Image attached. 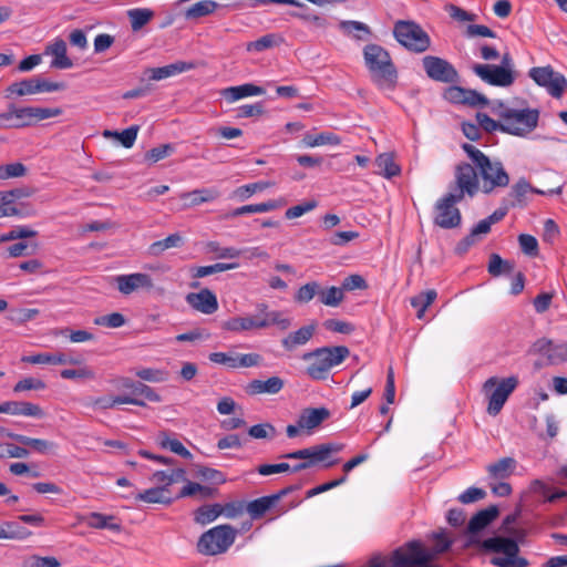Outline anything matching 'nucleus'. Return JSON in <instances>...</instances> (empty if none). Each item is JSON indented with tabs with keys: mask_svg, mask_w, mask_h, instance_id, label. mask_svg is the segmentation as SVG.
Segmentation results:
<instances>
[{
	"mask_svg": "<svg viewBox=\"0 0 567 567\" xmlns=\"http://www.w3.org/2000/svg\"><path fill=\"white\" fill-rule=\"evenodd\" d=\"M300 488V485H289L279 492L256 498L247 504V512L252 519L261 518L267 511L272 508L282 497Z\"/></svg>",
	"mask_w": 567,
	"mask_h": 567,
	"instance_id": "16",
	"label": "nucleus"
},
{
	"mask_svg": "<svg viewBox=\"0 0 567 567\" xmlns=\"http://www.w3.org/2000/svg\"><path fill=\"white\" fill-rule=\"evenodd\" d=\"M282 38L277 33H268L261 38L246 43L247 52H264L266 50L278 47L282 42Z\"/></svg>",
	"mask_w": 567,
	"mask_h": 567,
	"instance_id": "36",
	"label": "nucleus"
},
{
	"mask_svg": "<svg viewBox=\"0 0 567 567\" xmlns=\"http://www.w3.org/2000/svg\"><path fill=\"white\" fill-rule=\"evenodd\" d=\"M363 56L370 72L390 82L396 79L398 73L395 66L391 61L389 52L379 44H368L363 49Z\"/></svg>",
	"mask_w": 567,
	"mask_h": 567,
	"instance_id": "6",
	"label": "nucleus"
},
{
	"mask_svg": "<svg viewBox=\"0 0 567 567\" xmlns=\"http://www.w3.org/2000/svg\"><path fill=\"white\" fill-rule=\"evenodd\" d=\"M343 449L340 443H323L310 447L297 450L280 455V458L311 461L312 465L326 462L332 453H339Z\"/></svg>",
	"mask_w": 567,
	"mask_h": 567,
	"instance_id": "10",
	"label": "nucleus"
},
{
	"mask_svg": "<svg viewBox=\"0 0 567 567\" xmlns=\"http://www.w3.org/2000/svg\"><path fill=\"white\" fill-rule=\"evenodd\" d=\"M492 112L504 121V126L508 127L507 134L524 137L532 133L538 125V109H514L507 106L503 101L492 103Z\"/></svg>",
	"mask_w": 567,
	"mask_h": 567,
	"instance_id": "1",
	"label": "nucleus"
},
{
	"mask_svg": "<svg viewBox=\"0 0 567 567\" xmlns=\"http://www.w3.org/2000/svg\"><path fill=\"white\" fill-rule=\"evenodd\" d=\"M237 529L231 525L215 526L203 533L197 542V551L205 556L224 554L234 544Z\"/></svg>",
	"mask_w": 567,
	"mask_h": 567,
	"instance_id": "3",
	"label": "nucleus"
},
{
	"mask_svg": "<svg viewBox=\"0 0 567 567\" xmlns=\"http://www.w3.org/2000/svg\"><path fill=\"white\" fill-rule=\"evenodd\" d=\"M61 378L70 380V379H95V372L87 365H83L79 369H64L60 372Z\"/></svg>",
	"mask_w": 567,
	"mask_h": 567,
	"instance_id": "56",
	"label": "nucleus"
},
{
	"mask_svg": "<svg viewBox=\"0 0 567 567\" xmlns=\"http://www.w3.org/2000/svg\"><path fill=\"white\" fill-rule=\"evenodd\" d=\"M194 476L200 481L217 485L224 484L227 481L225 474L219 470L199 464L194 465Z\"/></svg>",
	"mask_w": 567,
	"mask_h": 567,
	"instance_id": "40",
	"label": "nucleus"
},
{
	"mask_svg": "<svg viewBox=\"0 0 567 567\" xmlns=\"http://www.w3.org/2000/svg\"><path fill=\"white\" fill-rule=\"evenodd\" d=\"M219 192L216 188H202L182 195V198L189 199V204L193 206L200 205L203 203L213 202L219 197Z\"/></svg>",
	"mask_w": 567,
	"mask_h": 567,
	"instance_id": "44",
	"label": "nucleus"
},
{
	"mask_svg": "<svg viewBox=\"0 0 567 567\" xmlns=\"http://www.w3.org/2000/svg\"><path fill=\"white\" fill-rule=\"evenodd\" d=\"M377 165L386 178L398 176L401 173L400 166L388 154L378 156Z\"/></svg>",
	"mask_w": 567,
	"mask_h": 567,
	"instance_id": "52",
	"label": "nucleus"
},
{
	"mask_svg": "<svg viewBox=\"0 0 567 567\" xmlns=\"http://www.w3.org/2000/svg\"><path fill=\"white\" fill-rule=\"evenodd\" d=\"M516 461L513 457H503L497 462L489 464L486 470L492 478H507L515 470Z\"/></svg>",
	"mask_w": 567,
	"mask_h": 567,
	"instance_id": "34",
	"label": "nucleus"
},
{
	"mask_svg": "<svg viewBox=\"0 0 567 567\" xmlns=\"http://www.w3.org/2000/svg\"><path fill=\"white\" fill-rule=\"evenodd\" d=\"M284 388V380L279 377H271L266 381L262 380H252L247 385V392L249 394H261L269 393L276 394L280 392Z\"/></svg>",
	"mask_w": 567,
	"mask_h": 567,
	"instance_id": "29",
	"label": "nucleus"
},
{
	"mask_svg": "<svg viewBox=\"0 0 567 567\" xmlns=\"http://www.w3.org/2000/svg\"><path fill=\"white\" fill-rule=\"evenodd\" d=\"M6 527L8 529L9 539L23 540L32 534L27 527L21 525L19 519L6 522Z\"/></svg>",
	"mask_w": 567,
	"mask_h": 567,
	"instance_id": "57",
	"label": "nucleus"
},
{
	"mask_svg": "<svg viewBox=\"0 0 567 567\" xmlns=\"http://www.w3.org/2000/svg\"><path fill=\"white\" fill-rule=\"evenodd\" d=\"M456 193H453L460 199L465 195L473 197L480 189L478 176L475 168L468 163H460L455 167Z\"/></svg>",
	"mask_w": 567,
	"mask_h": 567,
	"instance_id": "11",
	"label": "nucleus"
},
{
	"mask_svg": "<svg viewBox=\"0 0 567 567\" xmlns=\"http://www.w3.org/2000/svg\"><path fill=\"white\" fill-rule=\"evenodd\" d=\"M422 65L426 75L441 83H456L460 74L454 65L445 59L435 55H425Z\"/></svg>",
	"mask_w": 567,
	"mask_h": 567,
	"instance_id": "9",
	"label": "nucleus"
},
{
	"mask_svg": "<svg viewBox=\"0 0 567 567\" xmlns=\"http://www.w3.org/2000/svg\"><path fill=\"white\" fill-rule=\"evenodd\" d=\"M265 89L252 83L225 89L224 96L229 101H237L247 96L261 95Z\"/></svg>",
	"mask_w": 567,
	"mask_h": 567,
	"instance_id": "32",
	"label": "nucleus"
},
{
	"mask_svg": "<svg viewBox=\"0 0 567 567\" xmlns=\"http://www.w3.org/2000/svg\"><path fill=\"white\" fill-rule=\"evenodd\" d=\"M567 361V342L554 344L550 348L547 360L537 362L536 365L559 364Z\"/></svg>",
	"mask_w": 567,
	"mask_h": 567,
	"instance_id": "48",
	"label": "nucleus"
},
{
	"mask_svg": "<svg viewBox=\"0 0 567 567\" xmlns=\"http://www.w3.org/2000/svg\"><path fill=\"white\" fill-rule=\"evenodd\" d=\"M258 321H265V328L276 324L282 331H286L291 326V319L284 317L280 311L265 312L264 317L258 316Z\"/></svg>",
	"mask_w": 567,
	"mask_h": 567,
	"instance_id": "51",
	"label": "nucleus"
},
{
	"mask_svg": "<svg viewBox=\"0 0 567 567\" xmlns=\"http://www.w3.org/2000/svg\"><path fill=\"white\" fill-rule=\"evenodd\" d=\"M266 322L258 321V316L234 317L223 322L221 328L227 331H247L251 329H265Z\"/></svg>",
	"mask_w": 567,
	"mask_h": 567,
	"instance_id": "28",
	"label": "nucleus"
},
{
	"mask_svg": "<svg viewBox=\"0 0 567 567\" xmlns=\"http://www.w3.org/2000/svg\"><path fill=\"white\" fill-rule=\"evenodd\" d=\"M316 327V323H311L290 332L281 340V346L287 351H293L296 348L306 344L313 337Z\"/></svg>",
	"mask_w": 567,
	"mask_h": 567,
	"instance_id": "25",
	"label": "nucleus"
},
{
	"mask_svg": "<svg viewBox=\"0 0 567 567\" xmlns=\"http://www.w3.org/2000/svg\"><path fill=\"white\" fill-rule=\"evenodd\" d=\"M17 442L24 445L30 446L35 452L40 454H50L54 453L58 449L56 443L42 439H33L27 435L20 434V437H17Z\"/></svg>",
	"mask_w": 567,
	"mask_h": 567,
	"instance_id": "38",
	"label": "nucleus"
},
{
	"mask_svg": "<svg viewBox=\"0 0 567 567\" xmlns=\"http://www.w3.org/2000/svg\"><path fill=\"white\" fill-rule=\"evenodd\" d=\"M30 454L29 450L24 446H19L12 443H1L0 444V457H17V458H25Z\"/></svg>",
	"mask_w": 567,
	"mask_h": 567,
	"instance_id": "55",
	"label": "nucleus"
},
{
	"mask_svg": "<svg viewBox=\"0 0 567 567\" xmlns=\"http://www.w3.org/2000/svg\"><path fill=\"white\" fill-rule=\"evenodd\" d=\"M514 268V261L503 259L498 254H492L489 256L487 270L491 276L499 277L502 275H509L513 272Z\"/></svg>",
	"mask_w": 567,
	"mask_h": 567,
	"instance_id": "39",
	"label": "nucleus"
},
{
	"mask_svg": "<svg viewBox=\"0 0 567 567\" xmlns=\"http://www.w3.org/2000/svg\"><path fill=\"white\" fill-rule=\"evenodd\" d=\"M476 120L478 122L480 127H482L486 133L499 131L507 134V131H509L507 126H504L503 120L499 118V121H495L485 113L478 112L476 114Z\"/></svg>",
	"mask_w": 567,
	"mask_h": 567,
	"instance_id": "50",
	"label": "nucleus"
},
{
	"mask_svg": "<svg viewBox=\"0 0 567 567\" xmlns=\"http://www.w3.org/2000/svg\"><path fill=\"white\" fill-rule=\"evenodd\" d=\"M16 126L17 128L28 127L40 121L59 116L63 113L60 107H40V106H16Z\"/></svg>",
	"mask_w": 567,
	"mask_h": 567,
	"instance_id": "15",
	"label": "nucleus"
},
{
	"mask_svg": "<svg viewBox=\"0 0 567 567\" xmlns=\"http://www.w3.org/2000/svg\"><path fill=\"white\" fill-rule=\"evenodd\" d=\"M437 293L434 289L422 291L419 295L411 298V306L413 308L427 309L429 306L436 299Z\"/></svg>",
	"mask_w": 567,
	"mask_h": 567,
	"instance_id": "63",
	"label": "nucleus"
},
{
	"mask_svg": "<svg viewBox=\"0 0 567 567\" xmlns=\"http://www.w3.org/2000/svg\"><path fill=\"white\" fill-rule=\"evenodd\" d=\"M499 515L498 507L491 505L487 508L478 511L468 522L466 534L472 545H480L482 542L477 538V534L487 527Z\"/></svg>",
	"mask_w": 567,
	"mask_h": 567,
	"instance_id": "17",
	"label": "nucleus"
},
{
	"mask_svg": "<svg viewBox=\"0 0 567 567\" xmlns=\"http://www.w3.org/2000/svg\"><path fill=\"white\" fill-rule=\"evenodd\" d=\"M443 97L452 104L465 105L468 107H485L491 104L489 100L476 90L465 89L458 85H451L443 92Z\"/></svg>",
	"mask_w": 567,
	"mask_h": 567,
	"instance_id": "12",
	"label": "nucleus"
},
{
	"mask_svg": "<svg viewBox=\"0 0 567 567\" xmlns=\"http://www.w3.org/2000/svg\"><path fill=\"white\" fill-rule=\"evenodd\" d=\"M154 11L147 8H135L127 11V17L133 31L141 30L154 18Z\"/></svg>",
	"mask_w": 567,
	"mask_h": 567,
	"instance_id": "42",
	"label": "nucleus"
},
{
	"mask_svg": "<svg viewBox=\"0 0 567 567\" xmlns=\"http://www.w3.org/2000/svg\"><path fill=\"white\" fill-rule=\"evenodd\" d=\"M96 326H104L109 328H120L125 323V317L120 312H113L105 316H100L94 319Z\"/></svg>",
	"mask_w": 567,
	"mask_h": 567,
	"instance_id": "61",
	"label": "nucleus"
},
{
	"mask_svg": "<svg viewBox=\"0 0 567 567\" xmlns=\"http://www.w3.org/2000/svg\"><path fill=\"white\" fill-rule=\"evenodd\" d=\"M461 200L453 193H447L439 199L434 206V224L443 229L458 227L462 223V215L455 205Z\"/></svg>",
	"mask_w": 567,
	"mask_h": 567,
	"instance_id": "7",
	"label": "nucleus"
},
{
	"mask_svg": "<svg viewBox=\"0 0 567 567\" xmlns=\"http://www.w3.org/2000/svg\"><path fill=\"white\" fill-rule=\"evenodd\" d=\"M238 265L237 264H224V262H217L209 266H199L193 269V277L194 278H204L217 272L235 269Z\"/></svg>",
	"mask_w": 567,
	"mask_h": 567,
	"instance_id": "49",
	"label": "nucleus"
},
{
	"mask_svg": "<svg viewBox=\"0 0 567 567\" xmlns=\"http://www.w3.org/2000/svg\"><path fill=\"white\" fill-rule=\"evenodd\" d=\"M66 43L61 38H56L45 47L44 54L53 56L51 68L64 70L73 66L72 60L66 55Z\"/></svg>",
	"mask_w": 567,
	"mask_h": 567,
	"instance_id": "24",
	"label": "nucleus"
},
{
	"mask_svg": "<svg viewBox=\"0 0 567 567\" xmlns=\"http://www.w3.org/2000/svg\"><path fill=\"white\" fill-rule=\"evenodd\" d=\"M462 148L472 159L473 164L477 169H480L484 165H488V162L491 161L489 157L486 156L482 151L476 148L474 145L464 143L462 145Z\"/></svg>",
	"mask_w": 567,
	"mask_h": 567,
	"instance_id": "54",
	"label": "nucleus"
},
{
	"mask_svg": "<svg viewBox=\"0 0 567 567\" xmlns=\"http://www.w3.org/2000/svg\"><path fill=\"white\" fill-rule=\"evenodd\" d=\"M561 192V187H557L555 189H549L547 192L540 190L538 188L533 187L525 178H520L517 183H515L509 192V196L514 199L511 202L512 207H525L526 206V195L528 193H535L540 195H553L559 194Z\"/></svg>",
	"mask_w": 567,
	"mask_h": 567,
	"instance_id": "19",
	"label": "nucleus"
},
{
	"mask_svg": "<svg viewBox=\"0 0 567 567\" xmlns=\"http://www.w3.org/2000/svg\"><path fill=\"white\" fill-rule=\"evenodd\" d=\"M518 243L525 255L530 257H536L538 255V241L534 236L522 234L518 236Z\"/></svg>",
	"mask_w": 567,
	"mask_h": 567,
	"instance_id": "62",
	"label": "nucleus"
},
{
	"mask_svg": "<svg viewBox=\"0 0 567 567\" xmlns=\"http://www.w3.org/2000/svg\"><path fill=\"white\" fill-rule=\"evenodd\" d=\"M532 487L535 492L542 493L546 497V501L549 503H554L559 498L567 497V491L564 489H558L551 494H548L549 487L539 480H535L532 483Z\"/></svg>",
	"mask_w": 567,
	"mask_h": 567,
	"instance_id": "60",
	"label": "nucleus"
},
{
	"mask_svg": "<svg viewBox=\"0 0 567 567\" xmlns=\"http://www.w3.org/2000/svg\"><path fill=\"white\" fill-rule=\"evenodd\" d=\"M331 416L329 409L321 408H306L300 412L298 417V425L301 430L311 433L315 429L320 426L324 421Z\"/></svg>",
	"mask_w": 567,
	"mask_h": 567,
	"instance_id": "20",
	"label": "nucleus"
},
{
	"mask_svg": "<svg viewBox=\"0 0 567 567\" xmlns=\"http://www.w3.org/2000/svg\"><path fill=\"white\" fill-rule=\"evenodd\" d=\"M302 143L308 147H315L326 144L339 145L341 143V138L331 132H322L318 135L307 134L302 138Z\"/></svg>",
	"mask_w": 567,
	"mask_h": 567,
	"instance_id": "46",
	"label": "nucleus"
},
{
	"mask_svg": "<svg viewBox=\"0 0 567 567\" xmlns=\"http://www.w3.org/2000/svg\"><path fill=\"white\" fill-rule=\"evenodd\" d=\"M344 298L343 289L340 287H329L327 289H322L320 287L319 291V301L324 306L329 307H338Z\"/></svg>",
	"mask_w": 567,
	"mask_h": 567,
	"instance_id": "47",
	"label": "nucleus"
},
{
	"mask_svg": "<svg viewBox=\"0 0 567 567\" xmlns=\"http://www.w3.org/2000/svg\"><path fill=\"white\" fill-rule=\"evenodd\" d=\"M47 388V384L44 381L37 379V378H24L16 383L13 386L14 393H20L23 391H30V390H43Z\"/></svg>",
	"mask_w": 567,
	"mask_h": 567,
	"instance_id": "59",
	"label": "nucleus"
},
{
	"mask_svg": "<svg viewBox=\"0 0 567 567\" xmlns=\"http://www.w3.org/2000/svg\"><path fill=\"white\" fill-rule=\"evenodd\" d=\"M6 97H12L14 95L17 96H24V95H32L38 93L37 87V78L32 76L30 79H24L19 82L11 83L7 90Z\"/></svg>",
	"mask_w": 567,
	"mask_h": 567,
	"instance_id": "35",
	"label": "nucleus"
},
{
	"mask_svg": "<svg viewBox=\"0 0 567 567\" xmlns=\"http://www.w3.org/2000/svg\"><path fill=\"white\" fill-rule=\"evenodd\" d=\"M115 281L117 289L123 295H131L137 289L151 290L154 287L152 277L143 272L120 275L115 278Z\"/></svg>",
	"mask_w": 567,
	"mask_h": 567,
	"instance_id": "18",
	"label": "nucleus"
},
{
	"mask_svg": "<svg viewBox=\"0 0 567 567\" xmlns=\"http://www.w3.org/2000/svg\"><path fill=\"white\" fill-rule=\"evenodd\" d=\"M157 444L162 449L169 450L171 452L184 458H192L193 454L176 439H171L167 432H159L156 439Z\"/></svg>",
	"mask_w": 567,
	"mask_h": 567,
	"instance_id": "37",
	"label": "nucleus"
},
{
	"mask_svg": "<svg viewBox=\"0 0 567 567\" xmlns=\"http://www.w3.org/2000/svg\"><path fill=\"white\" fill-rule=\"evenodd\" d=\"M183 244V238L179 234L175 233L162 240H157L153 243L148 247V254L151 256L158 257L161 256L166 249L179 247Z\"/></svg>",
	"mask_w": 567,
	"mask_h": 567,
	"instance_id": "43",
	"label": "nucleus"
},
{
	"mask_svg": "<svg viewBox=\"0 0 567 567\" xmlns=\"http://www.w3.org/2000/svg\"><path fill=\"white\" fill-rule=\"evenodd\" d=\"M220 7L214 0H202L190 6L184 13L186 20H198L213 14Z\"/></svg>",
	"mask_w": 567,
	"mask_h": 567,
	"instance_id": "31",
	"label": "nucleus"
},
{
	"mask_svg": "<svg viewBox=\"0 0 567 567\" xmlns=\"http://www.w3.org/2000/svg\"><path fill=\"white\" fill-rule=\"evenodd\" d=\"M350 354L348 347H321L302 355L303 361L313 360L307 367V374L312 380H326L331 368L342 363Z\"/></svg>",
	"mask_w": 567,
	"mask_h": 567,
	"instance_id": "2",
	"label": "nucleus"
},
{
	"mask_svg": "<svg viewBox=\"0 0 567 567\" xmlns=\"http://www.w3.org/2000/svg\"><path fill=\"white\" fill-rule=\"evenodd\" d=\"M491 563L497 567H528L529 561L515 554L513 557H493Z\"/></svg>",
	"mask_w": 567,
	"mask_h": 567,
	"instance_id": "58",
	"label": "nucleus"
},
{
	"mask_svg": "<svg viewBox=\"0 0 567 567\" xmlns=\"http://www.w3.org/2000/svg\"><path fill=\"white\" fill-rule=\"evenodd\" d=\"M114 520L115 517L113 515H104L96 512L90 513L85 518L87 526L91 528L120 532L122 528L121 524L114 523Z\"/></svg>",
	"mask_w": 567,
	"mask_h": 567,
	"instance_id": "33",
	"label": "nucleus"
},
{
	"mask_svg": "<svg viewBox=\"0 0 567 567\" xmlns=\"http://www.w3.org/2000/svg\"><path fill=\"white\" fill-rule=\"evenodd\" d=\"M194 68H195V64L192 62L176 61L168 65L147 69L146 73L148 74V78L151 80L159 81V80L176 75L178 73L189 71Z\"/></svg>",
	"mask_w": 567,
	"mask_h": 567,
	"instance_id": "26",
	"label": "nucleus"
},
{
	"mask_svg": "<svg viewBox=\"0 0 567 567\" xmlns=\"http://www.w3.org/2000/svg\"><path fill=\"white\" fill-rule=\"evenodd\" d=\"M135 499L148 504L171 505L175 498L171 496V489L159 485L138 492L135 495Z\"/></svg>",
	"mask_w": 567,
	"mask_h": 567,
	"instance_id": "27",
	"label": "nucleus"
},
{
	"mask_svg": "<svg viewBox=\"0 0 567 567\" xmlns=\"http://www.w3.org/2000/svg\"><path fill=\"white\" fill-rule=\"evenodd\" d=\"M478 173L483 179L482 190L485 194H489L498 187H507L509 184V176L503 164L498 161H489L488 165H484L478 169Z\"/></svg>",
	"mask_w": 567,
	"mask_h": 567,
	"instance_id": "14",
	"label": "nucleus"
},
{
	"mask_svg": "<svg viewBox=\"0 0 567 567\" xmlns=\"http://www.w3.org/2000/svg\"><path fill=\"white\" fill-rule=\"evenodd\" d=\"M320 291V284L317 281H310L306 285L301 286L296 296L295 300L300 303H308L310 300L313 299L315 296L319 297Z\"/></svg>",
	"mask_w": 567,
	"mask_h": 567,
	"instance_id": "53",
	"label": "nucleus"
},
{
	"mask_svg": "<svg viewBox=\"0 0 567 567\" xmlns=\"http://www.w3.org/2000/svg\"><path fill=\"white\" fill-rule=\"evenodd\" d=\"M0 413L31 417H42L44 415V412L40 405L27 401L2 402L0 403Z\"/></svg>",
	"mask_w": 567,
	"mask_h": 567,
	"instance_id": "23",
	"label": "nucleus"
},
{
	"mask_svg": "<svg viewBox=\"0 0 567 567\" xmlns=\"http://www.w3.org/2000/svg\"><path fill=\"white\" fill-rule=\"evenodd\" d=\"M281 205L282 204L280 202L274 200V199L265 202V203H260V204H249V205H245V206L235 208L234 210L227 213L224 216V218L228 219V218H234V217H238V216L246 215V214L266 213V212L275 210V209L281 207Z\"/></svg>",
	"mask_w": 567,
	"mask_h": 567,
	"instance_id": "30",
	"label": "nucleus"
},
{
	"mask_svg": "<svg viewBox=\"0 0 567 567\" xmlns=\"http://www.w3.org/2000/svg\"><path fill=\"white\" fill-rule=\"evenodd\" d=\"M472 70L482 81L494 86H509L516 79L515 70H505L496 64H474Z\"/></svg>",
	"mask_w": 567,
	"mask_h": 567,
	"instance_id": "13",
	"label": "nucleus"
},
{
	"mask_svg": "<svg viewBox=\"0 0 567 567\" xmlns=\"http://www.w3.org/2000/svg\"><path fill=\"white\" fill-rule=\"evenodd\" d=\"M478 546L485 551L501 553L504 554L503 557L509 558L519 553V546L515 539L502 536L486 538Z\"/></svg>",
	"mask_w": 567,
	"mask_h": 567,
	"instance_id": "22",
	"label": "nucleus"
},
{
	"mask_svg": "<svg viewBox=\"0 0 567 567\" xmlns=\"http://www.w3.org/2000/svg\"><path fill=\"white\" fill-rule=\"evenodd\" d=\"M186 301L194 309L205 315H212L218 309V301L215 293L207 288L202 289L199 292L188 293Z\"/></svg>",
	"mask_w": 567,
	"mask_h": 567,
	"instance_id": "21",
	"label": "nucleus"
},
{
	"mask_svg": "<svg viewBox=\"0 0 567 567\" xmlns=\"http://www.w3.org/2000/svg\"><path fill=\"white\" fill-rule=\"evenodd\" d=\"M393 35L401 45L414 53H423L431 47L429 34L414 21H396Z\"/></svg>",
	"mask_w": 567,
	"mask_h": 567,
	"instance_id": "4",
	"label": "nucleus"
},
{
	"mask_svg": "<svg viewBox=\"0 0 567 567\" xmlns=\"http://www.w3.org/2000/svg\"><path fill=\"white\" fill-rule=\"evenodd\" d=\"M220 515L219 504L203 505L194 512V520L199 525H207Z\"/></svg>",
	"mask_w": 567,
	"mask_h": 567,
	"instance_id": "45",
	"label": "nucleus"
},
{
	"mask_svg": "<svg viewBox=\"0 0 567 567\" xmlns=\"http://www.w3.org/2000/svg\"><path fill=\"white\" fill-rule=\"evenodd\" d=\"M186 471L184 468H175L171 473L165 471H156L153 473L151 480L161 483L164 487L171 489L174 483L186 481Z\"/></svg>",
	"mask_w": 567,
	"mask_h": 567,
	"instance_id": "41",
	"label": "nucleus"
},
{
	"mask_svg": "<svg viewBox=\"0 0 567 567\" xmlns=\"http://www.w3.org/2000/svg\"><path fill=\"white\" fill-rule=\"evenodd\" d=\"M528 75L539 86L546 87L548 93L556 99H559L567 87L566 78L561 73L555 72L550 65L532 68Z\"/></svg>",
	"mask_w": 567,
	"mask_h": 567,
	"instance_id": "8",
	"label": "nucleus"
},
{
	"mask_svg": "<svg viewBox=\"0 0 567 567\" xmlns=\"http://www.w3.org/2000/svg\"><path fill=\"white\" fill-rule=\"evenodd\" d=\"M518 385L517 377H508L498 381L496 377H491L483 384V390L488 392L495 388L488 395L487 413L489 415H497L506 403L508 396Z\"/></svg>",
	"mask_w": 567,
	"mask_h": 567,
	"instance_id": "5",
	"label": "nucleus"
},
{
	"mask_svg": "<svg viewBox=\"0 0 567 567\" xmlns=\"http://www.w3.org/2000/svg\"><path fill=\"white\" fill-rule=\"evenodd\" d=\"M248 434L254 439H272L276 434V429L270 423H261L250 426Z\"/></svg>",
	"mask_w": 567,
	"mask_h": 567,
	"instance_id": "64",
	"label": "nucleus"
}]
</instances>
